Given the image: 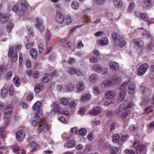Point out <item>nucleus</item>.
I'll return each instance as SVG.
<instances>
[{
    "label": "nucleus",
    "instance_id": "1",
    "mask_svg": "<svg viewBox=\"0 0 154 154\" xmlns=\"http://www.w3.org/2000/svg\"><path fill=\"white\" fill-rule=\"evenodd\" d=\"M134 104L133 102H130L125 108V105L124 103L121 104L119 106L117 111V115H119L120 113L124 109L125 111L128 112L130 113L131 110L130 109H131L134 106Z\"/></svg>",
    "mask_w": 154,
    "mask_h": 154
},
{
    "label": "nucleus",
    "instance_id": "2",
    "mask_svg": "<svg viewBox=\"0 0 154 154\" xmlns=\"http://www.w3.org/2000/svg\"><path fill=\"white\" fill-rule=\"evenodd\" d=\"M8 57L10 58L12 62H15L17 60L18 56L17 53L14 51V48L12 46L9 48Z\"/></svg>",
    "mask_w": 154,
    "mask_h": 154
},
{
    "label": "nucleus",
    "instance_id": "3",
    "mask_svg": "<svg viewBox=\"0 0 154 154\" xmlns=\"http://www.w3.org/2000/svg\"><path fill=\"white\" fill-rule=\"evenodd\" d=\"M149 68L148 64L144 63L141 65L137 70V74L139 75H141L144 74Z\"/></svg>",
    "mask_w": 154,
    "mask_h": 154
},
{
    "label": "nucleus",
    "instance_id": "4",
    "mask_svg": "<svg viewBox=\"0 0 154 154\" xmlns=\"http://www.w3.org/2000/svg\"><path fill=\"white\" fill-rule=\"evenodd\" d=\"M66 14H64L61 12H57L55 16L56 21L60 23H63L65 21Z\"/></svg>",
    "mask_w": 154,
    "mask_h": 154
},
{
    "label": "nucleus",
    "instance_id": "5",
    "mask_svg": "<svg viewBox=\"0 0 154 154\" xmlns=\"http://www.w3.org/2000/svg\"><path fill=\"white\" fill-rule=\"evenodd\" d=\"M35 27L38 29L41 32H43L44 30V28L42 25V21L40 18L36 19V23L35 24Z\"/></svg>",
    "mask_w": 154,
    "mask_h": 154
},
{
    "label": "nucleus",
    "instance_id": "6",
    "mask_svg": "<svg viewBox=\"0 0 154 154\" xmlns=\"http://www.w3.org/2000/svg\"><path fill=\"white\" fill-rule=\"evenodd\" d=\"M62 46V49L61 50V52L64 53V51H67V41L66 38H65L59 41Z\"/></svg>",
    "mask_w": 154,
    "mask_h": 154
},
{
    "label": "nucleus",
    "instance_id": "7",
    "mask_svg": "<svg viewBox=\"0 0 154 154\" xmlns=\"http://www.w3.org/2000/svg\"><path fill=\"white\" fill-rule=\"evenodd\" d=\"M110 69L113 71H116L119 68V65L118 63L114 61H110L109 63Z\"/></svg>",
    "mask_w": 154,
    "mask_h": 154
},
{
    "label": "nucleus",
    "instance_id": "8",
    "mask_svg": "<svg viewBox=\"0 0 154 154\" xmlns=\"http://www.w3.org/2000/svg\"><path fill=\"white\" fill-rule=\"evenodd\" d=\"M146 148L144 144H141L136 150L137 154H146Z\"/></svg>",
    "mask_w": 154,
    "mask_h": 154
},
{
    "label": "nucleus",
    "instance_id": "9",
    "mask_svg": "<svg viewBox=\"0 0 154 154\" xmlns=\"http://www.w3.org/2000/svg\"><path fill=\"white\" fill-rule=\"evenodd\" d=\"M12 112L11 106H7L4 112V116L7 119L9 118L11 116Z\"/></svg>",
    "mask_w": 154,
    "mask_h": 154
},
{
    "label": "nucleus",
    "instance_id": "10",
    "mask_svg": "<svg viewBox=\"0 0 154 154\" xmlns=\"http://www.w3.org/2000/svg\"><path fill=\"white\" fill-rule=\"evenodd\" d=\"M101 112L102 109L100 108L96 107L90 111L89 114L93 116H96L100 114Z\"/></svg>",
    "mask_w": 154,
    "mask_h": 154
},
{
    "label": "nucleus",
    "instance_id": "11",
    "mask_svg": "<svg viewBox=\"0 0 154 154\" xmlns=\"http://www.w3.org/2000/svg\"><path fill=\"white\" fill-rule=\"evenodd\" d=\"M25 136V133L24 131H20L16 133V138L19 141L23 140Z\"/></svg>",
    "mask_w": 154,
    "mask_h": 154
},
{
    "label": "nucleus",
    "instance_id": "12",
    "mask_svg": "<svg viewBox=\"0 0 154 154\" xmlns=\"http://www.w3.org/2000/svg\"><path fill=\"white\" fill-rule=\"evenodd\" d=\"M135 14L137 17L141 18L144 21H146L148 19V16L145 14H142L139 12L137 11L135 12Z\"/></svg>",
    "mask_w": 154,
    "mask_h": 154
},
{
    "label": "nucleus",
    "instance_id": "13",
    "mask_svg": "<svg viewBox=\"0 0 154 154\" xmlns=\"http://www.w3.org/2000/svg\"><path fill=\"white\" fill-rule=\"evenodd\" d=\"M135 91V85L133 83H131L128 85V91L130 94H133Z\"/></svg>",
    "mask_w": 154,
    "mask_h": 154
},
{
    "label": "nucleus",
    "instance_id": "14",
    "mask_svg": "<svg viewBox=\"0 0 154 154\" xmlns=\"http://www.w3.org/2000/svg\"><path fill=\"white\" fill-rule=\"evenodd\" d=\"M52 107H54L53 109L51 110V114L52 116H54L57 113V112H60V109L58 107V104L56 103H53Z\"/></svg>",
    "mask_w": 154,
    "mask_h": 154
},
{
    "label": "nucleus",
    "instance_id": "15",
    "mask_svg": "<svg viewBox=\"0 0 154 154\" xmlns=\"http://www.w3.org/2000/svg\"><path fill=\"white\" fill-rule=\"evenodd\" d=\"M137 32L144 36H146L147 37H151V35L149 31L144 29L143 27L137 30Z\"/></svg>",
    "mask_w": 154,
    "mask_h": 154
},
{
    "label": "nucleus",
    "instance_id": "16",
    "mask_svg": "<svg viewBox=\"0 0 154 154\" xmlns=\"http://www.w3.org/2000/svg\"><path fill=\"white\" fill-rule=\"evenodd\" d=\"M9 18L7 14H0V23H4L7 22Z\"/></svg>",
    "mask_w": 154,
    "mask_h": 154
},
{
    "label": "nucleus",
    "instance_id": "17",
    "mask_svg": "<svg viewBox=\"0 0 154 154\" xmlns=\"http://www.w3.org/2000/svg\"><path fill=\"white\" fill-rule=\"evenodd\" d=\"M127 92L124 90L120 92L118 97L117 101L118 103H121L123 100L125 98Z\"/></svg>",
    "mask_w": 154,
    "mask_h": 154
},
{
    "label": "nucleus",
    "instance_id": "18",
    "mask_svg": "<svg viewBox=\"0 0 154 154\" xmlns=\"http://www.w3.org/2000/svg\"><path fill=\"white\" fill-rule=\"evenodd\" d=\"M108 43V39L107 38L103 37L101 38L99 41L98 43L100 45L104 46L106 45Z\"/></svg>",
    "mask_w": 154,
    "mask_h": 154
},
{
    "label": "nucleus",
    "instance_id": "19",
    "mask_svg": "<svg viewBox=\"0 0 154 154\" xmlns=\"http://www.w3.org/2000/svg\"><path fill=\"white\" fill-rule=\"evenodd\" d=\"M44 85L42 83L38 84L34 87V90L35 93H38L44 88Z\"/></svg>",
    "mask_w": 154,
    "mask_h": 154
},
{
    "label": "nucleus",
    "instance_id": "20",
    "mask_svg": "<svg viewBox=\"0 0 154 154\" xmlns=\"http://www.w3.org/2000/svg\"><path fill=\"white\" fill-rule=\"evenodd\" d=\"M48 130V126L46 124H43L42 125H41L39 126L38 128V132L40 133L42 131H43L44 132H47Z\"/></svg>",
    "mask_w": 154,
    "mask_h": 154
},
{
    "label": "nucleus",
    "instance_id": "21",
    "mask_svg": "<svg viewBox=\"0 0 154 154\" xmlns=\"http://www.w3.org/2000/svg\"><path fill=\"white\" fill-rule=\"evenodd\" d=\"M112 81L110 80H106L103 82L101 84V86L102 88H105L109 87L112 84Z\"/></svg>",
    "mask_w": 154,
    "mask_h": 154
},
{
    "label": "nucleus",
    "instance_id": "22",
    "mask_svg": "<svg viewBox=\"0 0 154 154\" xmlns=\"http://www.w3.org/2000/svg\"><path fill=\"white\" fill-rule=\"evenodd\" d=\"M116 94V92L114 91H108L106 93L105 97L107 99L112 98Z\"/></svg>",
    "mask_w": 154,
    "mask_h": 154
},
{
    "label": "nucleus",
    "instance_id": "23",
    "mask_svg": "<svg viewBox=\"0 0 154 154\" xmlns=\"http://www.w3.org/2000/svg\"><path fill=\"white\" fill-rule=\"evenodd\" d=\"M133 43L134 44L138 47H142L143 45V41L139 39L134 40Z\"/></svg>",
    "mask_w": 154,
    "mask_h": 154
},
{
    "label": "nucleus",
    "instance_id": "24",
    "mask_svg": "<svg viewBox=\"0 0 154 154\" xmlns=\"http://www.w3.org/2000/svg\"><path fill=\"white\" fill-rule=\"evenodd\" d=\"M98 79V75L95 74H93L90 76L89 80L91 83L95 82Z\"/></svg>",
    "mask_w": 154,
    "mask_h": 154
},
{
    "label": "nucleus",
    "instance_id": "25",
    "mask_svg": "<svg viewBox=\"0 0 154 154\" xmlns=\"http://www.w3.org/2000/svg\"><path fill=\"white\" fill-rule=\"evenodd\" d=\"M30 54L31 56L33 59H35L37 55V52L35 49L31 48L30 50Z\"/></svg>",
    "mask_w": 154,
    "mask_h": 154
},
{
    "label": "nucleus",
    "instance_id": "26",
    "mask_svg": "<svg viewBox=\"0 0 154 154\" xmlns=\"http://www.w3.org/2000/svg\"><path fill=\"white\" fill-rule=\"evenodd\" d=\"M91 98V96L89 94H83L80 99V100L82 102H84L90 100Z\"/></svg>",
    "mask_w": 154,
    "mask_h": 154
},
{
    "label": "nucleus",
    "instance_id": "27",
    "mask_svg": "<svg viewBox=\"0 0 154 154\" xmlns=\"http://www.w3.org/2000/svg\"><path fill=\"white\" fill-rule=\"evenodd\" d=\"M13 81L16 87H19L20 84V81L18 76H15L13 79Z\"/></svg>",
    "mask_w": 154,
    "mask_h": 154
},
{
    "label": "nucleus",
    "instance_id": "28",
    "mask_svg": "<svg viewBox=\"0 0 154 154\" xmlns=\"http://www.w3.org/2000/svg\"><path fill=\"white\" fill-rule=\"evenodd\" d=\"M94 69L96 72L100 73L102 70V68L100 65L96 64L94 66Z\"/></svg>",
    "mask_w": 154,
    "mask_h": 154
},
{
    "label": "nucleus",
    "instance_id": "29",
    "mask_svg": "<svg viewBox=\"0 0 154 154\" xmlns=\"http://www.w3.org/2000/svg\"><path fill=\"white\" fill-rule=\"evenodd\" d=\"M42 110H40L35 112V117L38 120L42 117Z\"/></svg>",
    "mask_w": 154,
    "mask_h": 154
},
{
    "label": "nucleus",
    "instance_id": "30",
    "mask_svg": "<svg viewBox=\"0 0 154 154\" xmlns=\"http://www.w3.org/2000/svg\"><path fill=\"white\" fill-rule=\"evenodd\" d=\"M112 141L114 143H117L119 141L120 137L119 134H115L113 135Z\"/></svg>",
    "mask_w": 154,
    "mask_h": 154
},
{
    "label": "nucleus",
    "instance_id": "31",
    "mask_svg": "<svg viewBox=\"0 0 154 154\" xmlns=\"http://www.w3.org/2000/svg\"><path fill=\"white\" fill-rule=\"evenodd\" d=\"M13 27V25L12 23L10 22H9L7 24L6 30L7 32L9 33Z\"/></svg>",
    "mask_w": 154,
    "mask_h": 154
},
{
    "label": "nucleus",
    "instance_id": "32",
    "mask_svg": "<svg viewBox=\"0 0 154 154\" xmlns=\"http://www.w3.org/2000/svg\"><path fill=\"white\" fill-rule=\"evenodd\" d=\"M71 6L73 9L76 10L78 9L79 8V4L77 1H75L72 3Z\"/></svg>",
    "mask_w": 154,
    "mask_h": 154
},
{
    "label": "nucleus",
    "instance_id": "33",
    "mask_svg": "<svg viewBox=\"0 0 154 154\" xmlns=\"http://www.w3.org/2000/svg\"><path fill=\"white\" fill-rule=\"evenodd\" d=\"M114 5L118 7H121L123 5V3L121 0H113Z\"/></svg>",
    "mask_w": 154,
    "mask_h": 154
},
{
    "label": "nucleus",
    "instance_id": "34",
    "mask_svg": "<svg viewBox=\"0 0 154 154\" xmlns=\"http://www.w3.org/2000/svg\"><path fill=\"white\" fill-rule=\"evenodd\" d=\"M76 145L75 141V140L72 139L70 140L68 142V147L72 148L74 147Z\"/></svg>",
    "mask_w": 154,
    "mask_h": 154
},
{
    "label": "nucleus",
    "instance_id": "35",
    "mask_svg": "<svg viewBox=\"0 0 154 154\" xmlns=\"http://www.w3.org/2000/svg\"><path fill=\"white\" fill-rule=\"evenodd\" d=\"M41 105V103L39 101H37L33 106V109L35 110H38Z\"/></svg>",
    "mask_w": 154,
    "mask_h": 154
},
{
    "label": "nucleus",
    "instance_id": "36",
    "mask_svg": "<svg viewBox=\"0 0 154 154\" xmlns=\"http://www.w3.org/2000/svg\"><path fill=\"white\" fill-rule=\"evenodd\" d=\"M8 90L5 88H3L2 91L1 93V96L2 98H5L8 94Z\"/></svg>",
    "mask_w": 154,
    "mask_h": 154
},
{
    "label": "nucleus",
    "instance_id": "37",
    "mask_svg": "<svg viewBox=\"0 0 154 154\" xmlns=\"http://www.w3.org/2000/svg\"><path fill=\"white\" fill-rule=\"evenodd\" d=\"M77 89L79 90H82L84 89V84L82 82H79L76 85Z\"/></svg>",
    "mask_w": 154,
    "mask_h": 154
},
{
    "label": "nucleus",
    "instance_id": "38",
    "mask_svg": "<svg viewBox=\"0 0 154 154\" xmlns=\"http://www.w3.org/2000/svg\"><path fill=\"white\" fill-rule=\"evenodd\" d=\"M139 127L137 125H131L129 127V129L131 131H135L138 130Z\"/></svg>",
    "mask_w": 154,
    "mask_h": 154
},
{
    "label": "nucleus",
    "instance_id": "39",
    "mask_svg": "<svg viewBox=\"0 0 154 154\" xmlns=\"http://www.w3.org/2000/svg\"><path fill=\"white\" fill-rule=\"evenodd\" d=\"M30 147L32 149L31 150V151L34 152L35 151L37 148L36 146H38L37 144L36 143L33 142L30 143Z\"/></svg>",
    "mask_w": 154,
    "mask_h": 154
},
{
    "label": "nucleus",
    "instance_id": "40",
    "mask_svg": "<svg viewBox=\"0 0 154 154\" xmlns=\"http://www.w3.org/2000/svg\"><path fill=\"white\" fill-rule=\"evenodd\" d=\"M87 131L84 128H80L79 131V134L80 135L85 136L87 134Z\"/></svg>",
    "mask_w": 154,
    "mask_h": 154
},
{
    "label": "nucleus",
    "instance_id": "41",
    "mask_svg": "<svg viewBox=\"0 0 154 154\" xmlns=\"http://www.w3.org/2000/svg\"><path fill=\"white\" fill-rule=\"evenodd\" d=\"M75 45L74 42H68V48L70 49L71 50L73 51L75 49Z\"/></svg>",
    "mask_w": 154,
    "mask_h": 154
},
{
    "label": "nucleus",
    "instance_id": "42",
    "mask_svg": "<svg viewBox=\"0 0 154 154\" xmlns=\"http://www.w3.org/2000/svg\"><path fill=\"white\" fill-rule=\"evenodd\" d=\"M90 61L92 63H97L98 62L97 58L95 57L92 56L89 58Z\"/></svg>",
    "mask_w": 154,
    "mask_h": 154
},
{
    "label": "nucleus",
    "instance_id": "43",
    "mask_svg": "<svg viewBox=\"0 0 154 154\" xmlns=\"http://www.w3.org/2000/svg\"><path fill=\"white\" fill-rule=\"evenodd\" d=\"M78 45L77 46V48L78 49H80L83 48L84 45L83 44L82 41L80 40H79L77 42Z\"/></svg>",
    "mask_w": 154,
    "mask_h": 154
},
{
    "label": "nucleus",
    "instance_id": "44",
    "mask_svg": "<svg viewBox=\"0 0 154 154\" xmlns=\"http://www.w3.org/2000/svg\"><path fill=\"white\" fill-rule=\"evenodd\" d=\"M129 82L130 79L128 80V82L125 81L123 83L119 88V89L120 90H122V91H123L125 88L126 86L128 85V82Z\"/></svg>",
    "mask_w": 154,
    "mask_h": 154
},
{
    "label": "nucleus",
    "instance_id": "45",
    "mask_svg": "<svg viewBox=\"0 0 154 154\" xmlns=\"http://www.w3.org/2000/svg\"><path fill=\"white\" fill-rule=\"evenodd\" d=\"M126 154H135L134 150L133 149H126L124 152Z\"/></svg>",
    "mask_w": 154,
    "mask_h": 154
},
{
    "label": "nucleus",
    "instance_id": "46",
    "mask_svg": "<svg viewBox=\"0 0 154 154\" xmlns=\"http://www.w3.org/2000/svg\"><path fill=\"white\" fill-rule=\"evenodd\" d=\"M141 145L140 144V143L139 141H135L133 143L132 147L135 149L138 148L139 146Z\"/></svg>",
    "mask_w": 154,
    "mask_h": 154
},
{
    "label": "nucleus",
    "instance_id": "47",
    "mask_svg": "<svg viewBox=\"0 0 154 154\" xmlns=\"http://www.w3.org/2000/svg\"><path fill=\"white\" fill-rule=\"evenodd\" d=\"M60 102L63 105L66 106L67 104V100L66 98H62L61 99Z\"/></svg>",
    "mask_w": 154,
    "mask_h": 154
},
{
    "label": "nucleus",
    "instance_id": "48",
    "mask_svg": "<svg viewBox=\"0 0 154 154\" xmlns=\"http://www.w3.org/2000/svg\"><path fill=\"white\" fill-rule=\"evenodd\" d=\"M112 38L114 40L116 41L118 38H119V35L116 32H114L112 34Z\"/></svg>",
    "mask_w": 154,
    "mask_h": 154
},
{
    "label": "nucleus",
    "instance_id": "49",
    "mask_svg": "<svg viewBox=\"0 0 154 154\" xmlns=\"http://www.w3.org/2000/svg\"><path fill=\"white\" fill-rule=\"evenodd\" d=\"M76 60L72 58H71L69 60H68V63L70 65H72L76 63Z\"/></svg>",
    "mask_w": 154,
    "mask_h": 154
},
{
    "label": "nucleus",
    "instance_id": "50",
    "mask_svg": "<svg viewBox=\"0 0 154 154\" xmlns=\"http://www.w3.org/2000/svg\"><path fill=\"white\" fill-rule=\"evenodd\" d=\"M75 85L72 83L70 84L68 86V91H71L75 88Z\"/></svg>",
    "mask_w": 154,
    "mask_h": 154
},
{
    "label": "nucleus",
    "instance_id": "51",
    "mask_svg": "<svg viewBox=\"0 0 154 154\" xmlns=\"http://www.w3.org/2000/svg\"><path fill=\"white\" fill-rule=\"evenodd\" d=\"M92 149V146L91 145H86L84 151L87 153L91 151Z\"/></svg>",
    "mask_w": 154,
    "mask_h": 154
},
{
    "label": "nucleus",
    "instance_id": "52",
    "mask_svg": "<svg viewBox=\"0 0 154 154\" xmlns=\"http://www.w3.org/2000/svg\"><path fill=\"white\" fill-rule=\"evenodd\" d=\"M82 26V25H80L79 26H77L73 27L72 29H71L69 33L71 34L73 33V32L76 30L77 29L80 28Z\"/></svg>",
    "mask_w": 154,
    "mask_h": 154
},
{
    "label": "nucleus",
    "instance_id": "53",
    "mask_svg": "<svg viewBox=\"0 0 154 154\" xmlns=\"http://www.w3.org/2000/svg\"><path fill=\"white\" fill-rule=\"evenodd\" d=\"M94 93L96 95H98L100 93L99 88L97 87H95L93 88Z\"/></svg>",
    "mask_w": 154,
    "mask_h": 154
},
{
    "label": "nucleus",
    "instance_id": "54",
    "mask_svg": "<svg viewBox=\"0 0 154 154\" xmlns=\"http://www.w3.org/2000/svg\"><path fill=\"white\" fill-rule=\"evenodd\" d=\"M12 74L13 72L11 71H10L8 72L5 75V79H9L12 76Z\"/></svg>",
    "mask_w": 154,
    "mask_h": 154
},
{
    "label": "nucleus",
    "instance_id": "55",
    "mask_svg": "<svg viewBox=\"0 0 154 154\" xmlns=\"http://www.w3.org/2000/svg\"><path fill=\"white\" fill-rule=\"evenodd\" d=\"M69 105L71 108H74L76 107V103L74 101H72L70 102L69 104Z\"/></svg>",
    "mask_w": 154,
    "mask_h": 154
},
{
    "label": "nucleus",
    "instance_id": "56",
    "mask_svg": "<svg viewBox=\"0 0 154 154\" xmlns=\"http://www.w3.org/2000/svg\"><path fill=\"white\" fill-rule=\"evenodd\" d=\"M76 69L75 68H70L69 69L68 72L70 74H74L75 73Z\"/></svg>",
    "mask_w": 154,
    "mask_h": 154
},
{
    "label": "nucleus",
    "instance_id": "57",
    "mask_svg": "<svg viewBox=\"0 0 154 154\" xmlns=\"http://www.w3.org/2000/svg\"><path fill=\"white\" fill-rule=\"evenodd\" d=\"M71 132L73 134H76L78 132L77 128L75 127L72 128L71 129Z\"/></svg>",
    "mask_w": 154,
    "mask_h": 154
},
{
    "label": "nucleus",
    "instance_id": "58",
    "mask_svg": "<svg viewBox=\"0 0 154 154\" xmlns=\"http://www.w3.org/2000/svg\"><path fill=\"white\" fill-rule=\"evenodd\" d=\"M33 78L34 79H37L39 77V72L38 71H34L32 74Z\"/></svg>",
    "mask_w": 154,
    "mask_h": 154
},
{
    "label": "nucleus",
    "instance_id": "59",
    "mask_svg": "<svg viewBox=\"0 0 154 154\" xmlns=\"http://www.w3.org/2000/svg\"><path fill=\"white\" fill-rule=\"evenodd\" d=\"M144 3L147 6H150L152 4V2L151 0H145L144 1Z\"/></svg>",
    "mask_w": 154,
    "mask_h": 154
},
{
    "label": "nucleus",
    "instance_id": "60",
    "mask_svg": "<svg viewBox=\"0 0 154 154\" xmlns=\"http://www.w3.org/2000/svg\"><path fill=\"white\" fill-rule=\"evenodd\" d=\"M58 120L59 121L63 123L66 124L67 122V120L66 118L63 116H61L59 118Z\"/></svg>",
    "mask_w": 154,
    "mask_h": 154
},
{
    "label": "nucleus",
    "instance_id": "61",
    "mask_svg": "<svg viewBox=\"0 0 154 154\" xmlns=\"http://www.w3.org/2000/svg\"><path fill=\"white\" fill-rule=\"evenodd\" d=\"M19 7V5L17 4L14 5L12 8V11L15 12H17L18 10Z\"/></svg>",
    "mask_w": 154,
    "mask_h": 154
},
{
    "label": "nucleus",
    "instance_id": "62",
    "mask_svg": "<svg viewBox=\"0 0 154 154\" xmlns=\"http://www.w3.org/2000/svg\"><path fill=\"white\" fill-rule=\"evenodd\" d=\"M111 146L108 143H105L103 146L104 148L105 149H107L111 148Z\"/></svg>",
    "mask_w": 154,
    "mask_h": 154
},
{
    "label": "nucleus",
    "instance_id": "63",
    "mask_svg": "<svg viewBox=\"0 0 154 154\" xmlns=\"http://www.w3.org/2000/svg\"><path fill=\"white\" fill-rule=\"evenodd\" d=\"M120 79V78L117 76L116 75L113 76L112 78V79L113 81H114L115 82H117Z\"/></svg>",
    "mask_w": 154,
    "mask_h": 154
},
{
    "label": "nucleus",
    "instance_id": "64",
    "mask_svg": "<svg viewBox=\"0 0 154 154\" xmlns=\"http://www.w3.org/2000/svg\"><path fill=\"white\" fill-rule=\"evenodd\" d=\"M51 75L54 77H56L59 75V73L56 70H54L53 72L51 73Z\"/></svg>",
    "mask_w": 154,
    "mask_h": 154
}]
</instances>
